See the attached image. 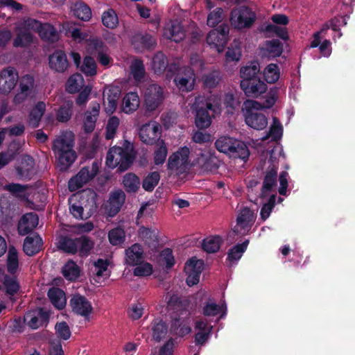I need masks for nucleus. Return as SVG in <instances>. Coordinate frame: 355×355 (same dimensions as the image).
I'll list each match as a JSON object with an SVG mask.
<instances>
[{
  "label": "nucleus",
  "mask_w": 355,
  "mask_h": 355,
  "mask_svg": "<svg viewBox=\"0 0 355 355\" xmlns=\"http://www.w3.org/2000/svg\"><path fill=\"white\" fill-rule=\"evenodd\" d=\"M74 139V134L71 131H64L53 142V149L60 171L69 168L76 159L73 150Z\"/></svg>",
  "instance_id": "obj_1"
},
{
  "label": "nucleus",
  "mask_w": 355,
  "mask_h": 355,
  "mask_svg": "<svg viewBox=\"0 0 355 355\" xmlns=\"http://www.w3.org/2000/svg\"><path fill=\"white\" fill-rule=\"evenodd\" d=\"M196 111L195 123L199 129L208 128L211 123V118L208 112L210 110L213 115L221 110L220 98L217 94H211L208 98L198 96L193 104Z\"/></svg>",
  "instance_id": "obj_2"
},
{
  "label": "nucleus",
  "mask_w": 355,
  "mask_h": 355,
  "mask_svg": "<svg viewBox=\"0 0 355 355\" xmlns=\"http://www.w3.org/2000/svg\"><path fill=\"white\" fill-rule=\"evenodd\" d=\"M253 202H255V201ZM257 211V203H254L250 207H243L240 209L236 218V225L227 235V238L231 241L237 240L235 238L236 236H244L250 232L255 222Z\"/></svg>",
  "instance_id": "obj_3"
},
{
  "label": "nucleus",
  "mask_w": 355,
  "mask_h": 355,
  "mask_svg": "<svg viewBox=\"0 0 355 355\" xmlns=\"http://www.w3.org/2000/svg\"><path fill=\"white\" fill-rule=\"evenodd\" d=\"M123 147L113 146L107 152L105 164L107 167L114 168L119 166L121 171L126 170L132 162V145L125 141Z\"/></svg>",
  "instance_id": "obj_4"
},
{
  "label": "nucleus",
  "mask_w": 355,
  "mask_h": 355,
  "mask_svg": "<svg viewBox=\"0 0 355 355\" xmlns=\"http://www.w3.org/2000/svg\"><path fill=\"white\" fill-rule=\"evenodd\" d=\"M196 163L191 159L190 149L187 146L180 147L173 153L167 162L168 169L177 175L187 172Z\"/></svg>",
  "instance_id": "obj_5"
},
{
  "label": "nucleus",
  "mask_w": 355,
  "mask_h": 355,
  "mask_svg": "<svg viewBox=\"0 0 355 355\" xmlns=\"http://www.w3.org/2000/svg\"><path fill=\"white\" fill-rule=\"evenodd\" d=\"M215 145L220 152L228 154L230 157L234 158L245 159L250 155L246 145L243 142L232 137H221L216 140Z\"/></svg>",
  "instance_id": "obj_6"
},
{
  "label": "nucleus",
  "mask_w": 355,
  "mask_h": 355,
  "mask_svg": "<svg viewBox=\"0 0 355 355\" xmlns=\"http://www.w3.org/2000/svg\"><path fill=\"white\" fill-rule=\"evenodd\" d=\"M244 106L246 110L245 113L246 124L255 130L264 129L268 124V120L264 114L258 112L259 110H262L261 103L251 100L247 101Z\"/></svg>",
  "instance_id": "obj_7"
},
{
  "label": "nucleus",
  "mask_w": 355,
  "mask_h": 355,
  "mask_svg": "<svg viewBox=\"0 0 355 355\" xmlns=\"http://www.w3.org/2000/svg\"><path fill=\"white\" fill-rule=\"evenodd\" d=\"M99 165V163L95 161L91 165L80 169L76 175L69 180L68 187L69 191H76L93 180L98 172Z\"/></svg>",
  "instance_id": "obj_8"
},
{
  "label": "nucleus",
  "mask_w": 355,
  "mask_h": 355,
  "mask_svg": "<svg viewBox=\"0 0 355 355\" xmlns=\"http://www.w3.org/2000/svg\"><path fill=\"white\" fill-rule=\"evenodd\" d=\"M255 20V12L245 6L236 8L231 12L230 23L236 29L249 28Z\"/></svg>",
  "instance_id": "obj_9"
},
{
  "label": "nucleus",
  "mask_w": 355,
  "mask_h": 355,
  "mask_svg": "<svg viewBox=\"0 0 355 355\" xmlns=\"http://www.w3.org/2000/svg\"><path fill=\"white\" fill-rule=\"evenodd\" d=\"M144 105L148 111H155L162 104L164 94L158 85L150 84L144 91Z\"/></svg>",
  "instance_id": "obj_10"
},
{
  "label": "nucleus",
  "mask_w": 355,
  "mask_h": 355,
  "mask_svg": "<svg viewBox=\"0 0 355 355\" xmlns=\"http://www.w3.org/2000/svg\"><path fill=\"white\" fill-rule=\"evenodd\" d=\"M35 30L28 26V19L20 22L15 30V38L13 40V46L15 47H26L31 45L34 40L33 33Z\"/></svg>",
  "instance_id": "obj_11"
},
{
  "label": "nucleus",
  "mask_w": 355,
  "mask_h": 355,
  "mask_svg": "<svg viewBox=\"0 0 355 355\" xmlns=\"http://www.w3.org/2000/svg\"><path fill=\"white\" fill-rule=\"evenodd\" d=\"M19 80L17 70L8 67L0 71V92L3 94H9L16 86Z\"/></svg>",
  "instance_id": "obj_12"
},
{
  "label": "nucleus",
  "mask_w": 355,
  "mask_h": 355,
  "mask_svg": "<svg viewBox=\"0 0 355 355\" xmlns=\"http://www.w3.org/2000/svg\"><path fill=\"white\" fill-rule=\"evenodd\" d=\"M69 305L73 313L89 320V315L93 311L91 302L83 295H73L69 301Z\"/></svg>",
  "instance_id": "obj_13"
},
{
  "label": "nucleus",
  "mask_w": 355,
  "mask_h": 355,
  "mask_svg": "<svg viewBox=\"0 0 355 355\" xmlns=\"http://www.w3.org/2000/svg\"><path fill=\"white\" fill-rule=\"evenodd\" d=\"M241 87L248 96L254 98L260 96L268 90L266 83L258 77L251 80H242Z\"/></svg>",
  "instance_id": "obj_14"
},
{
  "label": "nucleus",
  "mask_w": 355,
  "mask_h": 355,
  "mask_svg": "<svg viewBox=\"0 0 355 355\" xmlns=\"http://www.w3.org/2000/svg\"><path fill=\"white\" fill-rule=\"evenodd\" d=\"M49 313L44 308H38L26 313L25 320L27 321L29 327L37 329L43 325L46 326L49 322Z\"/></svg>",
  "instance_id": "obj_15"
},
{
  "label": "nucleus",
  "mask_w": 355,
  "mask_h": 355,
  "mask_svg": "<svg viewBox=\"0 0 355 355\" xmlns=\"http://www.w3.org/2000/svg\"><path fill=\"white\" fill-rule=\"evenodd\" d=\"M189 302L188 300L179 297L177 295H172L168 302V309L172 311L171 315H177L187 318L189 312L188 311Z\"/></svg>",
  "instance_id": "obj_16"
},
{
  "label": "nucleus",
  "mask_w": 355,
  "mask_h": 355,
  "mask_svg": "<svg viewBox=\"0 0 355 355\" xmlns=\"http://www.w3.org/2000/svg\"><path fill=\"white\" fill-rule=\"evenodd\" d=\"M28 26L37 32L43 40L53 42L58 38L55 28L49 24H41L35 19H28Z\"/></svg>",
  "instance_id": "obj_17"
},
{
  "label": "nucleus",
  "mask_w": 355,
  "mask_h": 355,
  "mask_svg": "<svg viewBox=\"0 0 355 355\" xmlns=\"http://www.w3.org/2000/svg\"><path fill=\"white\" fill-rule=\"evenodd\" d=\"M43 241L40 236L36 233L28 235L23 243L24 252L29 257H33L42 250Z\"/></svg>",
  "instance_id": "obj_18"
},
{
  "label": "nucleus",
  "mask_w": 355,
  "mask_h": 355,
  "mask_svg": "<svg viewBox=\"0 0 355 355\" xmlns=\"http://www.w3.org/2000/svg\"><path fill=\"white\" fill-rule=\"evenodd\" d=\"M175 83L180 90L189 92L193 89L195 74L193 70L187 68L179 73L175 78Z\"/></svg>",
  "instance_id": "obj_19"
},
{
  "label": "nucleus",
  "mask_w": 355,
  "mask_h": 355,
  "mask_svg": "<svg viewBox=\"0 0 355 355\" xmlns=\"http://www.w3.org/2000/svg\"><path fill=\"white\" fill-rule=\"evenodd\" d=\"M160 125L152 121L141 126L139 130V137L146 144H153L159 136Z\"/></svg>",
  "instance_id": "obj_20"
},
{
  "label": "nucleus",
  "mask_w": 355,
  "mask_h": 355,
  "mask_svg": "<svg viewBox=\"0 0 355 355\" xmlns=\"http://www.w3.org/2000/svg\"><path fill=\"white\" fill-rule=\"evenodd\" d=\"M39 218L36 214L27 213L21 218L17 225L19 235L24 236L31 233L38 225Z\"/></svg>",
  "instance_id": "obj_21"
},
{
  "label": "nucleus",
  "mask_w": 355,
  "mask_h": 355,
  "mask_svg": "<svg viewBox=\"0 0 355 355\" xmlns=\"http://www.w3.org/2000/svg\"><path fill=\"white\" fill-rule=\"evenodd\" d=\"M3 189L8 191L15 198H40L37 196L35 189L27 186H23L19 184H10L3 187Z\"/></svg>",
  "instance_id": "obj_22"
},
{
  "label": "nucleus",
  "mask_w": 355,
  "mask_h": 355,
  "mask_svg": "<svg viewBox=\"0 0 355 355\" xmlns=\"http://www.w3.org/2000/svg\"><path fill=\"white\" fill-rule=\"evenodd\" d=\"M191 331V328L188 324L185 318L171 315L169 332L172 335L184 337Z\"/></svg>",
  "instance_id": "obj_23"
},
{
  "label": "nucleus",
  "mask_w": 355,
  "mask_h": 355,
  "mask_svg": "<svg viewBox=\"0 0 355 355\" xmlns=\"http://www.w3.org/2000/svg\"><path fill=\"white\" fill-rule=\"evenodd\" d=\"M125 252V263L127 265L135 266L144 262V249L139 243H135L127 248Z\"/></svg>",
  "instance_id": "obj_24"
},
{
  "label": "nucleus",
  "mask_w": 355,
  "mask_h": 355,
  "mask_svg": "<svg viewBox=\"0 0 355 355\" xmlns=\"http://www.w3.org/2000/svg\"><path fill=\"white\" fill-rule=\"evenodd\" d=\"M207 42L209 46L216 49L218 52H222L227 44V32L225 29L221 31L212 30L207 35Z\"/></svg>",
  "instance_id": "obj_25"
},
{
  "label": "nucleus",
  "mask_w": 355,
  "mask_h": 355,
  "mask_svg": "<svg viewBox=\"0 0 355 355\" xmlns=\"http://www.w3.org/2000/svg\"><path fill=\"white\" fill-rule=\"evenodd\" d=\"M50 68L56 72H64L69 63L66 54L62 51H55L49 58Z\"/></svg>",
  "instance_id": "obj_26"
},
{
  "label": "nucleus",
  "mask_w": 355,
  "mask_h": 355,
  "mask_svg": "<svg viewBox=\"0 0 355 355\" xmlns=\"http://www.w3.org/2000/svg\"><path fill=\"white\" fill-rule=\"evenodd\" d=\"M139 105L140 99L137 93L129 92L123 96L121 109L125 114H131L139 108Z\"/></svg>",
  "instance_id": "obj_27"
},
{
  "label": "nucleus",
  "mask_w": 355,
  "mask_h": 355,
  "mask_svg": "<svg viewBox=\"0 0 355 355\" xmlns=\"http://www.w3.org/2000/svg\"><path fill=\"white\" fill-rule=\"evenodd\" d=\"M47 296L51 304L58 310L65 308L67 299L64 292L60 288L52 287L49 289Z\"/></svg>",
  "instance_id": "obj_28"
},
{
  "label": "nucleus",
  "mask_w": 355,
  "mask_h": 355,
  "mask_svg": "<svg viewBox=\"0 0 355 355\" xmlns=\"http://www.w3.org/2000/svg\"><path fill=\"white\" fill-rule=\"evenodd\" d=\"M100 105L98 103L94 104L92 110L85 112V118L83 119V129L86 132H92L96 125V122L100 112Z\"/></svg>",
  "instance_id": "obj_29"
},
{
  "label": "nucleus",
  "mask_w": 355,
  "mask_h": 355,
  "mask_svg": "<svg viewBox=\"0 0 355 355\" xmlns=\"http://www.w3.org/2000/svg\"><path fill=\"white\" fill-rule=\"evenodd\" d=\"M164 37L175 42L181 41L184 37V33L178 22L168 24L164 30Z\"/></svg>",
  "instance_id": "obj_30"
},
{
  "label": "nucleus",
  "mask_w": 355,
  "mask_h": 355,
  "mask_svg": "<svg viewBox=\"0 0 355 355\" xmlns=\"http://www.w3.org/2000/svg\"><path fill=\"white\" fill-rule=\"evenodd\" d=\"M3 286L5 290V293L11 300H13L12 297L15 295L20 289V284L17 279V276L7 275L2 281Z\"/></svg>",
  "instance_id": "obj_31"
},
{
  "label": "nucleus",
  "mask_w": 355,
  "mask_h": 355,
  "mask_svg": "<svg viewBox=\"0 0 355 355\" xmlns=\"http://www.w3.org/2000/svg\"><path fill=\"white\" fill-rule=\"evenodd\" d=\"M58 248L67 254H75L77 253L76 238L72 239L67 235H61L58 239Z\"/></svg>",
  "instance_id": "obj_32"
},
{
  "label": "nucleus",
  "mask_w": 355,
  "mask_h": 355,
  "mask_svg": "<svg viewBox=\"0 0 355 355\" xmlns=\"http://www.w3.org/2000/svg\"><path fill=\"white\" fill-rule=\"evenodd\" d=\"M151 330L153 338L157 342L164 339L169 331L168 324L160 319L153 321Z\"/></svg>",
  "instance_id": "obj_33"
},
{
  "label": "nucleus",
  "mask_w": 355,
  "mask_h": 355,
  "mask_svg": "<svg viewBox=\"0 0 355 355\" xmlns=\"http://www.w3.org/2000/svg\"><path fill=\"white\" fill-rule=\"evenodd\" d=\"M283 51L282 46L278 40L266 42L261 47V53L263 56L275 58L279 56Z\"/></svg>",
  "instance_id": "obj_34"
},
{
  "label": "nucleus",
  "mask_w": 355,
  "mask_h": 355,
  "mask_svg": "<svg viewBox=\"0 0 355 355\" xmlns=\"http://www.w3.org/2000/svg\"><path fill=\"white\" fill-rule=\"evenodd\" d=\"M118 92H112L111 89L108 88L104 92V110L108 114H112L116 110L117 107Z\"/></svg>",
  "instance_id": "obj_35"
},
{
  "label": "nucleus",
  "mask_w": 355,
  "mask_h": 355,
  "mask_svg": "<svg viewBox=\"0 0 355 355\" xmlns=\"http://www.w3.org/2000/svg\"><path fill=\"white\" fill-rule=\"evenodd\" d=\"M46 110V105L44 102H38L31 110L28 116V124L33 128L39 125L40 121Z\"/></svg>",
  "instance_id": "obj_36"
},
{
  "label": "nucleus",
  "mask_w": 355,
  "mask_h": 355,
  "mask_svg": "<svg viewBox=\"0 0 355 355\" xmlns=\"http://www.w3.org/2000/svg\"><path fill=\"white\" fill-rule=\"evenodd\" d=\"M222 243L223 239L220 236H210L203 239L202 248L207 253H215L220 250Z\"/></svg>",
  "instance_id": "obj_37"
},
{
  "label": "nucleus",
  "mask_w": 355,
  "mask_h": 355,
  "mask_svg": "<svg viewBox=\"0 0 355 355\" xmlns=\"http://www.w3.org/2000/svg\"><path fill=\"white\" fill-rule=\"evenodd\" d=\"M76 241L77 252H78L81 257H87L94 248L93 241L85 235L76 238Z\"/></svg>",
  "instance_id": "obj_38"
},
{
  "label": "nucleus",
  "mask_w": 355,
  "mask_h": 355,
  "mask_svg": "<svg viewBox=\"0 0 355 355\" xmlns=\"http://www.w3.org/2000/svg\"><path fill=\"white\" fill-rule=\"evenodd\" d=\"M7 271L10 275L16 274L19 268L18 253L14 246L8 248L6 260Z\"/></svg>",
  "instance_id": "obj_39"
},
{
  "label": "nucleus",
  "mask_w": 355,
  "mask_h": 355,
  "mask_svg": "<svg viewBox=\"0 0 355 355\" xmlns=\"http://www.w3.org/2000/svg\"><path fill=\"white\" fill-rule=\"evenodd\" d=\"M280 69L276 64H268L262 71L264 80L269 84L276 83L280 78Z\"/></svg>",
  "instance_id": "obj_40"
},
{
  "label": "nucleus",
  "mask_w": 355,
  "mask_h": 355,
  "mask_svg": "<svg viewBox=\"0 0 355 355\" xmlns=\"http://www.w3.org/2000/svg\"><path fill=\"white\" fill-rule=\"evenodd\" d=\"M85 80L80 73H74L71 76L66 83V90L70 94H75L83 87Z\"/></svg>",
  "instance_id": "obj_41"
},
{
  "label": "nucleus",
  "mask_w": 355,
  "mask_h": 355,
  "mask_svg": "<svg viewBox=\"0 0 355 355\" xmlns=\"http://www.w3.org/2000/svg\"><path fill=\"white\" fill-rule=\"evenodd\" d=\"M71 10L73 15L81 20L88 21L91 18L92 12L90 8L82 1L74 3Z\"/></svg>",
  "instance_id": "obj_42"
},
{
  "label": "nucleus",
  "mask_w": 355,
  "mask_h": 355,
  "mask_svg": "<svg viewBox=\"0 0 355 355\" xmlns=\"http://www.w3.org/2000/svg\"><path fill=\"white\" fill-rule=\"evenodd\" d=\"M249 242V240L246 239L242 243L236 244L231 248L227 252V260L230 261L239 260L247 250Z\"/></svg>",
  "instance_id": "obj_43"
},
{
  "label": "nucleus",
  "mask_w": 355,
  "mask_h": 355,
  "mask_svg": "<svg viewBox=\"0 0 355 355\" xmlns=\"http://www.w3.org/2000/svg\"><path fill=\"white\" fill-rule=\"evenodd\" d=\"M138 232L139 237L149 246L158 242V232L156 230L141 226Z\"/></svg>",
  "instance_id": "obj_44"
},
{
  "label": "nucleus",
  "mask_w": 355,
  "mask_h": 355,
  "mask_svg": "<svg viewBox=\"0 0 355 355\" xmlns=\"http://www.w3.org/2000/svg\"><path fill=\"white\" fill-rule=\"evenodd\" d=\"M168 155L166 144L163 140L157 142L154 150V163L156 165L163 164Z\"/></svg>",
  "instance_id": "obj_45"
},
{
  "label": "nucleus",
  "mask_w": 355,
  "mask_h": 355,
  "mask_svg": "<svg viewBox=\"0 0 355 355\" xmlns=\"http://www.w3.org/2000/svg\"><path fill=\"white\" fill-rule=\"evenodd\" d=\"M218 160L215 157L211 155L202 154L201 157L199 158L195 163L198 164L200 167L206 171H211L218 168Z\"/></svg>",
  "instance_id": "obj_46"
},
{
  "label": "nucleus",
  "mask_w": 355,
  "mask_h": 355,
  "mask_svg": "<svg viewBox=\"0 0 355 355\" xmlns=\"http://www.w3.org/2000/svg\"><path fill=\"white\" fill-rule=\"evenodd\" d=\"M63 276L68 280L75 281L80 276V269L72 260L69 261L62 268Z\"/></svg>",
  "instance_id": "obj_47"
},
{
  "label": "nucleus",
  "mask_w": 355,
  "mask_h": 355,
  "mask_svg": "<svg viewBox=\"0 0 355 355\" xmlns=\"http://www.w3.org/2000/svg\"><path fill=\"white\" fill-rule=\"evenodd\" d=\"M259 73V68L257 64L252 63L244 66L240 69V76L242 80H251L252 78H257Z\"/></svg>",
  "instance_id": "obj_48"
},
{
  "label": "nucleus",
  "mask_w": 355,
  "mask_h": 355,
  "mask_svg": "<svg viewBox=\"0 0 355 355\" xmlns=\"http://www.w3.org/2000/svg\"><path fill=\"white\" fill-rule=\"evenodd\" d=\"M123 183L128 192L137 191L140 185L139 178L133 173L125 174L123 177Z\"/></svg>",
  "instance_id": "obj_49"
},
{
  "label": "nucleus",
  "mask_w": 355,
  "mask_h": 355,
  "mask_svg": "<svg viewBox=\"0 0 355 355\" xmlns=\"http://www.w3.org/2000/svg\"><path fill=\"white\" fill-rule=\"evenodd\" d=\"M125 238V233L123 229L116 227L111 230L108 233V239L112 245H118L122 244Z\"/></svg>",
  "instance_id": "obj_50"
},
{
  "label": "nucleus",
  "mask_w": 355,
  "mask_h": 355,
  "mask_svg": "<svg viewBox=\"0 0 355 355\" xmlns=\"http://www.w3.org/2000/svg\"><path fill=\"white\" fill-rule=\"evenodd\" d=\"M125 201H104L102 207L110 217L115 216L121 210Z\"/></svg>",
  "instance_id": "obj_51"
},
{
  "label": "nucleus",
  "mask_w": 355,
  "mask_h": 355,
  "mask_svg": "<svg viewBox=\"0 0 355 355\" xmlns=\"http://www.w3.org/2000/svg\"><path fill=\"white\" fill-rule=\"evenodd\" d=\"M17 201H0V211L6 218H12L17 213Z\"/></svg>",
  "instance_id": "obj_52"
},
{
  "label": "nucleus",
  "mask_w": 355,
  "mask_h": 355,
  "mask_svg": "<svg viewBox=\"0 0 355 355\" xmlns=\"http://www.w3.org/2000/svg\"><path fill=\"white\" fill-rule=\"evenodd\" d=\"M222 306L217 304L211 299H209L202 307V313L206 317L216 316L221 311Z\"/></svg>",
  "instance_id": "obj_53"
},
{
  "label": "nucleus",
  "mask_w": 355,
  "mask_h": 355,
  "mask_svg": "<svg viewBox=\"0 0 355 355\" xmlns=\"http://www.w3.org/2000/svg\"><path fill=\"white\" fill-rule=\"evenodd\" d=\"M102 22L107 28H116L119 24V19L116 12L112 9L104 12L102 15Z\"/></svg>",
  "instance_id": "obj_54"
},
{
  "label": "nucleus",
  "mask_w": 355,
  "mask_h": 355,
  "mask_svg": "<svg viewBox=\"0 0 355 355\" xmlns=\"http://www.w3.org/2000/svg\"><path fill=\"white\" fill-rule=\"evenodd\" d=\"M55 334L58 338L67 340L71 336V332L68 324L64 322H57L55 325Z\"/></svg>",
  "instance_id": "obj_55"
},
{
  "label": "nucleus",
  "mask_w": 355,
  "mask_h": 355,
  "mask_svg": "<svg viewBox=\"0 0 355 355\" xmlns=\"http://www.w3.org/2000/svg\"><path fill=\"white\" fill-rule=\"evenodd\" d=\"M72 102H69L62 106L57 112V120L62 123L68 121L71 119L72 114Z\"/></svg>",
  "instance_id": "obj_56"
},
{
  "label": "nucleus",
  "mask_w": 355,
  "mask_h": 355,
  "mask_svg": "<svg viewBox=\"0 0 355 355\" xmlns=\"http://www.w3.org/2000/svg\"><path fill=\"white\" fill-rule=\"evenodd\" d=\"M19 89L35 95V83L33 76L26 75L19 80Z\"/></svg>",
  "instance_id": "obj_57"
},
{
  "label": "nucleus",
  "mask_w": 355,
  "mask_h": 355,
  "mask_svg": "<svg viewBox=\"0 0 355 355\" xmlns=\"http://www.w3.org/2000/svg\"><path fill=\"white\" fill-rule=\"evenodd\" d=\"M80 70L86 75L93 76L96 74V64L91 57H85Z\"/></svg>",
  "instance_id": "obj_58"
},
{
  "label": "nucleus",
  "mask_w": 355,
  "mask_h": 355,
  "mask_svg": "<svg viewBox=\"0 0 355 355\" xmlns=\"http://www.w3.org/2000/svg\"><path fill=\"white\" fill-rule=\"evenodd\" d=\"M119 123L120 121L117 116H113L108 119L106 125V139H110L114 137L118 129V127L119 125Z\"/></svg>",
  "instance_id": "obj_59"
},
{
  "label": "nucleus",
  "mask_w": 355,
  "mask_h": 355,
  "mask_svg": "<svg viewBox=\"0 0 355 355\" xmlns=\"http://www.w3.org/2000/svg\"><path fill=\"white\" fill-rule=\"evenodd\" d=\"M223 10L220 8H217L209 13L207 24L209 26L215 27L223 20Z\"/></svg>",
  "instance_id": "obj_60"
},
{
  "label": "nucleus",
  "mask_w": 355,
  "mask_h": 355,
  "mask_svg": "<svg viewBox=\"0 0 355 355\" xmlns=\"http://www.w3.org/2000/svg\"><path fill=\"white\" fill-rule=\"evenodd\" d=\"M159 174L157 172L150 173L143 181V188L147 191H151L159 181Z\"/></svg>",
  "instance_id": "obj_61"
},
{
  "label": "nucleus",
  "mask_w": 355,
  "mask_h": 355,
  "mask_svg": "<svg viewBox=\"0 0 355 355\" xmlns=\"http://www.w3.org/2000/svg\"><path fill=\"white\" fill-rule=\"evenodd\" d=\"M241 57V48L239 42H235L234 46L228 48L226 52V60L227 62L235 61L238 62Z\"/></svg>",
  "instance_id": "obj_62"
},
{
  "label": "nucleus",
  "mask_w": 355,
  "mask_h": 355,
  "mask_svg": "<svg viewBox=\"0 0 355 355\" xmlns=\"http://www.w3.org/2000/svg\"><path fill=\"white\" fill-rule=\"evenodd\" d=\"M166 58L164 54L159 53L153 59L152 67L155 73H161L166 69Z\"/></svg>",
  "instance_id": "obj_63"
},
{
  "label": "nucleus",
  "mask_w": 355,
  "mask_h": 355,
  "mask_svg": "<svg viewBox=\"0 0 355 355\" xmlns=\"http://www.w3.org/2000/svg\"><path fill=\"white\" fill-rule=\"evenodd\" d=\"M131 73L136 80H140L144 75V67L141 61L134 60L130 66Z\"/></svg>",
  "instance_id": "obj_64"
}]
</instances>
